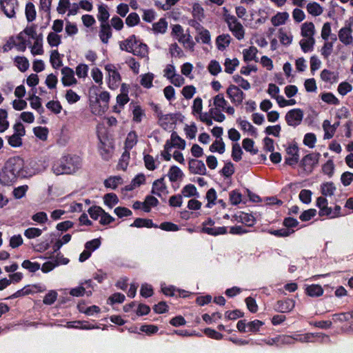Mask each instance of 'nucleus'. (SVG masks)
<instances>
[{
    "label": "nucleus",
    "mask_w": 353,
    "mask_h": 353,
    "mask_svg": "<svg viewBox=\"0 0 353 353\" xmlns=\"http://www.w3.org/2000/svg\"><path fill=\"white\" fill-rule=\"evenodd\" d=\"M21 164L16 161L15 157L10 158L0 171V183L3 185H11L20 177Z\"/></svg>",
    "instance_id": "nucleus-1"
},
{
    "label": "nucleus",
    "mask_w": 353,
    "mask_h": 353,
    "mask_svg": "<svg viewBox=\"0 0 353 353\" xmlns=\"http://www.w3.org/2000/svg\"><path fill=\"white\" fill-rule=\"evenodd\" d=\"M81 166V158L78 156H65L60 162L52 167L54 173L57 175L70 174L77 172Z\"/></svg>",
    "instance_id": "nucleus-2"
},
{
    "label": "nucleus",
    "mask_w": 353,
    "mask_h": 353,
    "mask_svg": "<svg viewBox=\"0 0 353 353\" xmlns=\"http://www.w3.org/2000/svg\"><path fill=\"white\" fill-rule=\"evenodd\" d=\"M16 161L18 164H21L20 178L31 177L42 171V169L37 164V161L30 160L26 162L19 157H15Z\"/></svg>",
    "instance_id": "nucleus-3"
},
{
    "label": "nucleus",
    "mask_w": 353,
    "mask_h": 353,
    "mask_svg": "<svg viewBox=\"0 0 353 353\" xmlns=\"http://www.w3.org/2000/svg\"><path fill=\"white\" fill-rule=\"evenodd\" d=\"M172 35L174 36L178 41L182 43L185 48L194 50L195 43L190 34H185L182 26L179 24L174 25Z\"/></svg>",
    "instance_id": "nucleus-4"
},
{
    "label": "nucleus",
    "mask_w": 353,
    "mask_h": 353,
    "mask_svg": "<svg viewBox=\"0 0 353 353\" xmlns=\"http://www.w3.org/2000/svg\"><path fill=\"white\" fill-rule=\"evenodd\" d=\"M225 21L228 23L230 30L238 40L243 39L245 34L243 26L236 17L228 15L226 17Z\"/></svg>",
    "instance_id": "nucleus-5"
},
{
    "label": "nucleus",
    "mask_w": 353,
    "mask_h": 353,
    "mask_svg": "<svg viewBox=\"0 0 353 353\" xmlns=\"http://www.w3.org/2000/svg\"><path fill=\"white\" fill-rule=\"evenodd\" d=\"M320 157L319 153L308 154L301 159L300 165L307 174H310L314 168L318 165Z\"/></svg>",
    "instance_id": "nucleus-6"
},
{
    "label": "nucleus",
    "mask_w": 353,
    "mask_h": 353,
    "mask_svg": "<svg viewBox=\"0 0 353 353\" xmlns=\"http://www.w3.org/2000/svg\"><path fill=\"white\" fill-rule=\"evenodd\" d=\"M105 69L108 75V87L112 90L117 89L121 81L120 74L112 64L106 65Z\"/></svg>",
    "instance_id": "nucleus-7"
},
{
    "label": "nucleus",
    "mask_w": 353,
    "mask_h": 353,
    "mask_svg": "<svg viewBox=\"0 0 353 353\" xmlns=\"http://www.w3.org/2000/svg\"><path fill=\"white\" fill-rule=\"evenodd\" d=\"M295 340L301 343L327 342L330 338L322 333H307L297 336Z\"/></svg>",
    "instance_id": "nucleus-8"
},
{
    "label": "nucleus",
    "mask_w": 353,
    "mask_h": 353,
    "mask_svg": "<svg viewBox=\"0 0 353 353\" xmlns=\"http://www.w3.org/2000/svg\"><path fill=\"white\" fill-rule=\"evenodd\" d=\"M304 114L300 108H295L288 111L285 114V121L287 123L293 127H296L301 124Z\"/></svg>",
    "instance_id": "nucleus-9"
},
{
    "label": "nucleus",
    "mask_w": 353,
    "mask_h": 353,
    "mask_svg": "<svg viewBox=\"0 0 353 353\" xmlns=\"http://www.w3.org/2000/svg\"><path fill=\"white\" fill-rule=\"evenodd\" d=\"M227 94L230 99L231 101L236 105H239L242 103L245 94L237 86L230 85L227 89Z\"/></svg>",
    "instance_id": "nucleus-10"
},
{
    "label": "nucleus",
    "mask_w": 353,
    "mask_h": 353,
    "mask_svg": "<svg viewBox=\"0 0 353 353\" xmlns=\"http://www.w3.org/2000/svg\"><path fill=\"white\" fill-rule=\"evenodd\" d=\"M1 8L8 18L15 17V9L18 7L17 0H0Z\"/></svg>",
    "instance_id": "nucleus-11"
},
{
    "label": "nucleus",
    "mask_w": 353,
    "mask_h": 353,
    "mask_svg": "<svg viewBox=\"0 0 353 353\" xmlns=\"http://www.w3.org/2000/svg\"><path fill=\"white\" fill-rule=\"evenodd\" d=\"M189 170L194 174L205 175L206 168L202 161L192 159L189 160Z\"/></svg>",
    "instance_id": "nucleus-12"
},
{
    "label": "nucleus",
    "mask_w": 353,
    "mask_h": 353,
    "mask_svg": "<svg viewBox=\"0 0 353 353\" xmlns=\"http://www.w3.org/2000/svg\"><path fill=\"white\" fill-rule=\"evenodd\" d=\"M172 147L181 150H184L185 148V140L182 139L176 132L172 133L170 142L168 141L165 144L164 148L165 150H170Z\"/></svg>",
    "instance_id": "nucleus-13"
},
{
    "label": "nucleus",
    "mask_w": 353,
    "mask_h": 353,
    "mask_svg": "<svg viewBox=\"0 0 353 353\" xmlns=\"http://www.w3.org/2000/svg\"><path fill=\"white\" fill-rule=\"evenodd\" d=\"M286 152L289 157H285V163L289 165H294L299 162V148L294 145H290L286 149Z\"/></svg>",
    "instance_id": "nucleus-14"
},
{
    "label": "nucleus",
    "mask_w": 353,
    "mask_h": 353,
    "mask_svg": "<svg viewBox=\"0 0 353 353\" xmlns=\"http://www.w3.org/2000/svg\"><path fill=\"white\" fill-rule=\"evenodd\" d=\"M61 74L63 75L61 81L65 86H70L77 83V80L74 77V72L70 68H63L61 69Z\"/></svg>",
    "instance_id": "nucleus-15"
},
{
    "label": "nucleus",
    "mask_w": 353,
    "mask_h": 353,
    "mask_svg": "<svg viewBox=\"0 0 353 353\" xmlns=\"http://www.w3.org/2000/svg\"><path fill=\"white\" fill-rule=\"evenodd\" d=\"M339 39L345 46L352 45L353 43V37L351 28H342L339 32Z\"/></svg>",
    "instance_id": "nucleus-16"
},
{
    "label": "nucleus",
    "mask_w": 353,
    "mask_h": 353,
    "mask_svg": "<svg viewBox=\"0 0 353 353\" xmlns=\"http://www.w3.org/2000/svg\"><path fill=\"white\" fill-rule=\"evenodd\" d=\"M139 41H137L135 35L132 34L124 41L119 42V48L121 50L130 52L136 45H137Z\"/></svg>",
    "instance_id": "nucleus-17"
},
{
    "label": "nucleus",
    "mask_w": 353,
    "mask_h": 353,
    "mask_svg": "<svg viewBox=\"0 0 353 353\" xmlns=\"http://www.w3.org/2000/svg\"><path fill=\"white\" fill-rule=\"evenodd\" d=\"M316 205L320 210V216H329L332 214V209L327 207V200L325 198L319 196L316 200Z\"/></svg>",
    "instance_id": "nucleus-18"
},
{
    "label": "nucleus",
    "mask_w": 353,
    "mask_h": 353,
    "mask_svg": "<svg viewBox=\"0 0 353 353\" xmlns=\"http://www.w3.org/2000/svg\"><path fill=\"white\" fill-rule=\"evenodd\" d=\"M130 52L141 58L148 57V48L146 44L138 41L137 45L134 46Z\"/></svg>",
    "instance_id": "nucleus-19"
},
{
    "label": "nucleus",
    "mask_w": 353,
    "mask_h": 353,
    "mask_svg": "<svg viewBox=\"0 0 353 353\" xmlns=\"http://www.w3.org/2000/svg\"><path fill=\"white\" fill-rule=\"evenodd\" d=\"M112 37V30L109 23L101 24L99 37L103 43H108Z\"/></svg>",
    "instance_id": "nucleus-20"
},
{
    "label": "nucleus",
    "mask_w": 353,
    "mask_h": 353,
    "mask_svg": "<svg viewBox=\"0 0 353 353\" xmlns=\"http://www.w3.org/2000/svg\"><path fill=\"white\" fill-rule=\"evenodd\" d=\"M315 28L312 22H306L301 26V35L305 38H314Z\"/></svg>",
    "instance_id": "nucleus-21"
},
{
    "label": "nucleus",
    "mask_w": 353,
    "mask_h": 353,
    "mask_svg": "<svg viewBox=\"0 0 353 353\" xmlns=\"http://www.w3.org/2000/svg\"><path fill=\"white\" fill-rule=\"evenodd\" d=\"M165 189L166 185L164 183V176H163L153 182L151 193L158 196H161V193Z\"/></svg>",
    "instance_id": "nucleus-22"
},
{
    "label": "nucleus",
    "mask_w": 353,
    "mask_h": 353,
    "mask_svg": "<svg viewBox=\"0 0 353 353\" xmlns=\"http://www.w3.org/2000/svg\"><path fill=\"white\" fill-rule=\"evenodd\" d=\"M231 37L228 34H223L216 37V43L219 50H224L230 43Z\"/></svg>",
    "instance_id": "nucleus-23"
},
{
    "label": "nucleus",
    "mask_w": 353,
    "mask_h": 353,
    "mask_svg": "<svg viewBox=\"0 0 353 353\" xmlns=\"http://www.w3.org/2000/svg\"><path fill=\"white\" fill-rule=\"evenodd\" d=\"M258 50L256 47L251 46L248 49L243 50V59L245 61L248 62L251 61H258L256 54Z\"/></svg>",
    "instance_id": "nucleus-24"
},
{
    "label": "nucleus",
    "mask_w": 353,
    "mask_h": 353,
    "mask_svg": "<svg viewBox=\"0 0 353 353\" xmlns=\"http://www.w3.org/2000/svg\"><path fill=\"white\" fill-rule=\"evenodd\" d=\"M110 14L108 10V7L105 5H99L98 6L97 19L101 22V24L108 23Z\"/></svg>",
    "instance_id": "nucleus-25"
},
{
    "label": "nucleus",
    "mask_w": 353,
    "mask_h": 353,
    "mask_svg": "<svg viewBox=\"0 0 353 353\" xmlns=\"http://www.w3.org/2000/svg\"><path fill=\"white\" fill-rule=\"evenodd\" d=\"M288 18L289 14L287 12H278L276 15L272 17L271 22L273 26H279L284 24Z\"/></svg>",
    "instance_id": "nucleus-26"
},
{
    "label": "nucleus",
    "mask_w": 353,
    "mask_h": 353,
    "mask_svg": "<svg viewBox=\"0 0 353 353\" xmlns=\"http://www.w3.org/2000/svg\"><path fill=\"white\" fill-rule=\"evenodd\" d=\"M168 176L171 182H175L178 179H181L183 176V174L179 168L176 165H173L170 167L168 173Z\"/></svg>",
    "instance_id": "nucleus-27"
},
{
    "label": "nucleus",
    "mask_w": 353,
    "mask_h": 353,
    "mask_svg": "<svg viewBox=\"0 0 353 353\" xmlns=\"http://www.w3.org/2000/svg\"><path fill=\"white\" fill-rule=\"evenodd\" d=\"M353 318V310L340 312L332 315V322L336 323L338 321H347Z\"/></svg>",
    "instance_id": "nucleus-28"
},
{
    "label": "nucleus",
    "mask_w": 353,
    "mask_h": 353,
    "mask_svg": "<svg viewBox=\"0 0 353 353\" xmlns=\"http://www.w3.org/2000/svg\"><path fill=\"white\" fill-rule=\"evenodd\" d=\"M305 292L310 296H320L323 294V290L321 285L312 284L306 287Z\"/></svg>",
    "instance_id": "nucleus-29"
},
{
    "label": "nucleus",
    "mask_w": 353,
    "mask_h": 353,
    "mask_svg": "<svg viewBox=\"0 0 353 353\" xmlns=\"http://www.w3.org/2000/svg\"><path fill=\"white\" fill-rule=\"evenodd\" d=\"M239 65V61L236 58L225 59L224 66L225 72L228 74H232L236 68Z\"/></svg>",
    "instance_id": "nucleus-30"
},
{
    "label": "nucleus",
    "mask_w": 353,
    "mask_h": 353,
    "mask_svg": "<svg viewBox=\"0 0 353 353\" xmlns=\"http://www.w3.org/2000/svg\"><path fill=\"white\" fill-rule=\"evenodd\" d=\"M203 232L212 236H217L219 234H224L227 232V228L223 227H203Z\"/></svg>",
    "instance_id": "nucleus-31"
},
{
    "label": "nucleus",
    "mask_w": 353,
    "mask_h": 353,
    "mask_svg": "<svg viewBox=\"0 0 353 353\" xmlns=\"http://www.w3.org/2000/svg\"><path fill=\"white\" fill-rule=\"evenodd\" d=\"M306 8L307 11L314 17L321 15L323 12V8L316 2L309 3Z\"/></svg>",
    "instance_id": "nucleus-32"
},
{
    "label": "nucleus",
    "mask_w": 353,
    "mask_h": 353,
    "mask_svg": "<svg viewBox=\"0 0 353 353\" xmlns=\"http://www.w3.org/2000/svg\"><path fill=\"white\" fill-rule=\"evenodd\" d=\"M14 63L18 69L21 72L26 71L30 66L29 61L25 57H16Z\"/></svg>",
    "instance_id": "nucleus-33"
},
{
    "label": "nucleus",
    "mask_w": 353,
    "mask_h": 353,
    "mask_svg": "<svg viewBox=\"0 0 353 353\" xmlns=\"http://www.w3.org/2000/svg\"><path fill=\"white\" fill-rule=\"evenodd\" d=\"M321 78L323 81L334 83L337 81V74L334 72L325 69L321 72Z\"/></svg>",
    "instance_id": "nucleus-34"
},
{
    "label": "nucleus",
    "mask_w": 353,
    "mask_h": 353,
    "mask_svg": "<svg viewBox=\"0 0 353 353\" xmlns=\"http://www.w3.org/2000/svg\"><path fill=\"white\" fill-rule=\"evenodd\" d=\"M336 187L332 182H326L321 185V193L325 196H330L334 194Z\"/></svg>",
    "instance_id": "nucleus-35"
},
{
    "label": "nucleus",
    "mask_w": 353,
    "mask_h": 353,
    "mask_svg": "<svg viewBox=\"0 0 353 353\" xmlns=\"http://www.w3.org/2000/svg\"><path fill=\"white\" fill-rule=\"evenodd\" d=\"M315 43L314 38H305L300 41V46L304 52L312 51Z\"/></svg>",
    "instance_id": "nucleus-36"
},
{
    "label": "nucleus",
    "mask_w": 353,
    "mask_h": 353,
    "mask_svg": "<svg viewBox=\"0 0 353 353\" xmlns=\"http://www.w3.org/2000/svg\"><path fill=\"white\" fill-rule=\"evenodd\" d=\"M26 17L27 19V21L29 22H31L34 21L36 18V10L34 5L31 3L28 2L26 6Z\"/></svg>",
    "instance_id": "nucleus-37"
},
{
    "label": "nucleus",
    "mask_w": 353,
    "mask_h": 353,
    "mask_svg": "<svg viewBox=\"0 0 353 353\" xmlns=\"http://www.w3.org/2000/svg\"><path fill=\"white\" fill-rule=\"evenodd\" d=\"M29 100L30 101V106L37 110V112L40 114H42L44 112V109L41 105V99L32 94L29 97Z\"/></svg>",
    "instance_id": "nucleus-38"
},
{
    "label": "nucleus",
    "mask_w": 353,
    "mask_h": 353,
    "mask_svg": "<svg viewBox=\"0 0 353 353\" xmlns=\"http://www.w3.org/2000/svg\"><path fill=\"white\" fill-rule=\"evenodd\" d=\"M159 201L153 196H148L145 201L143 203V209L145 212H150V207H155L158 205Z\"/></svg>",
    "instance_id": "nucleus-39"
},
{
    "label": "nucleus",
    "mask_w": 353,
    "mask_h": 353,
    "mask_svg": "<svg viewBox=\"0 0 353 353\" xmlns=\"http://www.w3.org/2000/svg\"><path fill=\"white\" fill-rule=\"evenodd\" d=\"M278 306L281 309H293L296 307V301L293 298H285L278 301Z\"/></svg>",
    "instance_id": "nucleus-40"
},
{
    "label": "nucleus",
    "mask_w": 353,
    "mask_h": 353,
    "mask_svg": "<svg viewBox=\"0 0 353 353\" xmlns=\"http://www.w3.org/2000/svg\"><path fill=\"white\" fill-rule=\"evenodd\" d=\"M152 26L155 32L163 34L166 32L168 23L165 19L161 18L158 22L154 23Z\"/></svg>",
    "instance_id": "nucleus-41"
},
{
    "label": "nucleus",
    "mask_w": 353,
    "mask_h": 353,
    "mask_svg": "<svg viewBox=\"0 0 353 353\" xmlns=\"http://www.w3.org/2000/svg\"><path fill=\"white\" fill-rule=\"evenodd\" d=\"M214 105L215 108L224 110L228 105V101L224 99L223 94H219L214 97Z\"/></svg>",
    "instance_id": "nucleus-42"
},
{
    "label": "nucleus",
    "mask_w": 353,
    "mask_h": 353,
    "mask_svg": "<svg viewBox=\"0 0 353 353\" xmlns=\"http://www.w3.org/2000/svg\"><path fill=\"white\" fill-rule=\"evenodd\" d=\"M137 143V135L135 132L128 133L125 142V146L128 149H132Z\"/></svg>",
    "instance_id": "nucleus-43"
},
{
    "label": "nucleus",
    "mask_w": 353,
    "mask_h": 353,
    "mask_svg": "<svg viewBox=\"0 0 353 353\" xmlns=\"http://www.w3.org/2000/svg\"><path fill=\"white\" fill-rule=\"evenodd\" d=\"M239 221L248 226H252L254 224L255 220L252 214L242 212L239 216Z\"/></svg>",
    "instance_id": "nucleus-44"
},
{
    "label": "nucleus",
    "mask_w": 353,
    "mask_h": 353,
    "mask_svg": "<svg viewBox=\"0 0 353 353\" xmlns=\"http://www.w3.org/2000/svg\"><path fill=\"white\" fill-rule=\"evenodd\" d=\"M333 51V42H330L325 41L324 43L321 50V54L324 57V59H328L329 57L331 55Z\"/></svg>",
    "instance_id": "nucleus-45"
},
{
    "label": "nucleus",
    "mask_w": 353,
    "mask_h": 353,
    "mask_svg": "<svg viewBox=\"0 0 353 353\" xmlns=\"http://www.w3.org/2000/svg\"><path fill=\"white\" fill-rule=\"evenodd\" d=\"M104 203L109 208H112L114 205L119 202L117 196L114 193H108L104 196Z\"/></svg>",
    "instance_id": "nucleus-46"
},
{
    "label": "nucleus",
    "mask_w": 353,
    "mask_h": 353,
    "mask_svg": "<svg viewBox=\"0 0 353 353\" xmlns=\"http://www.w3.org/2000/svg\"><path fill=\"white\" fill-rule=\"evenodd\" d=\"M210 150L212 152H218L220 154H223L225 152V143L221 139L220 140H216L210 146Z\"/></svg>",
    "instance_id": "nucleus-47"
},
{
    "label": "nucleus",
    "mask_w": 353,
    "mask_h": 353,
    "mask_svg": "<svg viewBox=\"0 0 353 353\" xmlns=\"http://www.w3.org/2000/svg\"><path fill=\"white\" fill-rule=\"evenodd\" d=\"M153 225L152 221L150 219H141L137 218L134 220V223L131 224L132 227H137V228H141V227H146V228H151Z\"/></svg>",
    "instance_id": "nucleus-48"
},
{
    "label": "nucleus",
    "mask_w": 353,
    "mask_h": 353,
    "mask_svg": "<svg viewBox=\"0 0 353 353\" xmlns=\"http://www.w3.org/2000/svg\"><path fill=\"white\" fill-rule=\"evenodd\" d=\"M154 74L152 73H147L141 76V85L145 88H150L152 86Z\"/></svg>",
    "instance_id": "nucleus-49"
},
{
    "label": "nucleus",
    "mask_w": 353,
    "mask_h": 353,
    "mask_svg": "<svg viewBox=\"0 0 353 353\" xmlns=\"http://www.w3.org/2000/svg\"><path fill=\"white\" fill-rule=\"evenodd\" d=\"M50 63L54 68H58L62 65L60 54L57 50H54L51 52Z\"/></svg>",
    "instance_id": "nucleus-50"
},
{
    "label": "nucleus",
    "mask_w": 353,
    "mask_h": 353,
    "mask_svg": "<svg viewBox=\"0 0 353 353\" xmlns=\"http://www.w3.org/2000/svg\"><path fill=\"white\" fill-rule=\"evenodd\" d=\"M139 21V16L136 12H131L125 19V23L129 27L137 26Z\"/></svg>",
    "instance_id": "nucleus-51"
},
{
    "label": "nucleus",
    "mask_w": 353,
    "mask_h": 353,
    "mask_svg": "<svg viewBox=\"0 0 353 353\" xmlns=\"http://www.w3.org/2000/svg\"><path fill=\"white\" fill-rule=\"evenodd\" d=\"M31 53L33 55L43 54L42 38L37 39L31 48Z\"/></svg>",
    "instance_id": "nucleus-52"
},
{
    "label": "nucleus",
    "mask_w": 353,
    "mask_h": 353,
    "mask_svg": "<svg viewBox=\"0 0 353 353\" xmlns=\"http://www.w3.org/2000/svg\"><path fill=\"white\" fill-rule=\"evenodd\" d=\"M208 69L211 74L215 76L221 71V66L217 61L212 60L210 62Z\"/></svg>",
    "instance_id": "nucleus-53"
},
{
    "label": "nucleus",
    "mask_w": 353,
    "mask_h": 353,
    "mask_svg": "<svg viewBox=\"0 0 353 353\" xmlns=\"http://www.w3.org/2000/svg\"><path fill=\"white\" fill-rule=\"evenodd\" d=\"M28 190V186L27 185H23L19 186L17 188H15L12 192L13 196L15 199H21L26 195Z\"/></svg>",
    "instance_id": "nucleus-54"
},
{
    "label": "nucleus",
    "mask_w": 353,
    "mask_h": 353,
    "mask_svg": "<svg viewBox=\"0 0 353 353\" xmlns=\"http://www.w3.org/2000/svg\"><path fill=\"white\" fill-rule=\"evenodd\" d=\"M121 178L119 176H112L105 179L104 185L106 188H110L112 189H116L118 185L120 183Z\"/></svg>",
    "instance_id": "nucleus-55"
},
{
    "label": "nucleus",
    "mask_w": 353,
    "mask_h": 353,
    "mask_svg": "<svg viewBox=\"0 0 353 353\" xmlns=\"http://www.w3.org/2000/svg\"><path fill=\"white\" fill-rule=\"evenodd\" d=\"M34 133L37 137L42 141H45L48 138V130L46 128L35 127L33 129Z\"/></svg>",
    "instance_id": "nucleus-56"
},
{
    "label": "nucleus",
    "mask_w": 353,
    "mask_h": 353,
    "mask_svg": "<svg viewBox=\"0 0 353 353\" xmlns=\"http://www.w3.org/2000/svg\"><path fill=\"white\" fill-rule=\"evenodd\" d=\"M206 199L208 203L206 207L210 208L215 204L214 201L216 199V192L214 188H210L206 193Z\"/></svg>",
    "instance_id": "nucleus-57"
},
{
    "label": "nucleus",
    "mask_w": 353,
    "mask_h": 353,
    "mask_svg": "<svg viewBox=\"0 0 353 353\" xmlns=\"http://www.w3.org/2000/svg\"><path fill=\"white\" fill-rule=\"evenodd\" d=\"M42 230L37 228H30L25 230L24 235L28 239H34L41 236Z\"/></svg>",
    "instance_id": "nucleus-58"
},
{
    "label": "nucleus",
    "mask_w": 353,
    "mask_h": 353,
    "mask_svg": "<svg viewBox=\"0 0 353 353\" xmlns=\"http://www.w3.org/2000/svg\"><path fill=\"white\" fill-rule=\"evenodd\" d=\"M264 325V323L259 320H254L247 323L248 331L256 332L260 327Z\"/></svg>",
    "instance_id": "nucleus-59"
},
{
    "label": "nucleus",
    "mask_w": 353,
    "mask_h": 353,
    "mask_svg": "<svg viewBox=\"0 0 353 353\" xmlns=\"http://www.w3.org/2000/svg\"><path fill=\"white\" fill-rule=\"evenodd\" d=\"M181 192L185 197H191L197 194L196 188L192 184H188L185 185L183 188Z\"/></svg>",
    "instance_id": "nucleus-60"
},
{
    "label": "nucleus",
    "mask_w": 353,
    "mask_h": 353,
    "mask_svg": "<svg viewBox=\"0 0 353 353\" xmlns=\"http://www.w3.org/2000/svg\"><path fill=\"white\" fill-rule=\"evenodd\" d=\"M49 45L52 47L58 46L61 43V37L54 32H50L47 37Z\"/></svg>",
    "instance_id": "nucleus-61"
},
{
    "label": "nucleus",
    "mask_w": 353,
    "mask_h": 353,
    "mask_svg": "<svg viewBox=\"0 0 353 353\" xmlns=\"http://www.w3.org/2000/svg\"><path fill=\"white\" fill-rule=\"evenodd\" d=\"M21 265L23 268L28 270L31 272H35L40 269L39 263H33L29 260H25Z\"/></svg>",
    "instance_id": "nucleus-62"
},
{
    "label": "nucleus",
    "mask_w": 353,
    "mask_h": 353,
    "mask_svg": "<svg viewBox=\"0 0 353 353\" xmlns=\"http://www.w3.org/2000/svg\"><path fill=\"white\" fill-rule=\"evenodd\" d=\"M230 201L234 205L239 204L242 201L241 194L236 190L231 191L230 193Z\"/></svg>",
    "instance_id": "nucleus-63"
},
{
    "label": "nucleus",
    "mask_w": 353,
    "mask_h": 353,
    "mask_svg": "<svg viewBox=\"0 0 353 353\" xmlns=\"http://www.w3.org/2000/svg\"><path fill=\"white\" fill-rule=\"evenodd\" d=\"M316 141V138L315 134L313 133H307L304 136L303 143L310 148H313L314 147Z\"/></svg>",
    "instance_id": "nucleus-64"
}]
</instances>
